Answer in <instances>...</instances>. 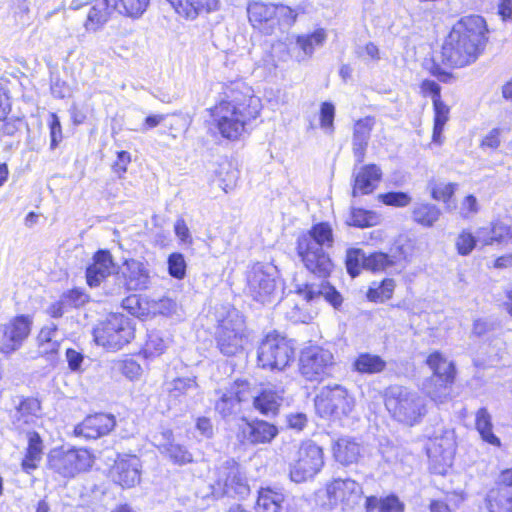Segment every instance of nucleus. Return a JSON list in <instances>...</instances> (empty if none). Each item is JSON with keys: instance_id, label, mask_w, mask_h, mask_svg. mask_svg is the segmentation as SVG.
I'll list each match as a JSON object with an SVG mask.
<instances>
[{"instance_id": "nucleus-64", "label": "nucleus", "mask_w": 512, "mask_h": 512, "mask_svg": "<svg viewBox=\"0 0 512 512\" xmlns=\"http://www.w3.org/2000/svg\"><path fill=\"white\" fill-rule=\"evenodd\" d=\"M131 162V155L127 151H120L117 153V159L114 162L112 169L114 173H116L120 178L123 177V175L127 171V167Z\"/></svg>"}, {"instance_id": "nucleus-16", "label": "nucleus", "mask_w": 512, "mask_h": 512, "mask_svg": "<svg viewBox=\"0 0 512 512\" xmlns=\"http://www.w3.org/2000/svg\"><path fill=\"white\" fill-rule=\"evenodd\" d=\"M300 372L310 381L319 380L333 365V354L322 347L310 346L300 355Z\"/></svg>"}, {"instance_id": "nucleus-40", "label": "nucleus", "mask_w": 512, "mask_h": 512, "mask_svg": "<svg viewBox=\"0 0 512 512\" xmlns=\"http://www.w3.org/2000/svg\"><path fill=\"white\" fill-rule=\"evenodd\" d=\"M440 215V209L429 203L418 204L412 211L413 220L424 227H432L439 220Z\"/></svg>"}, {"instance_id": "nucleus-12", "label": "nucleus", "mask_w": 512, "mask_h": 512, "mask_svg": "<svg viewBox=\"0 0 512 512\" xmlns=\"http://www.w3.org/2000/svg\"><path fill=\"white\" fill-rule=\"evenodd\" d=\"M363 495L362 487L351 478L333 479L326 485L325 496L327 501L322 506L333 509L341 506L342 509H351L359 503Z\"/></svg>"}, {"instance_id": "nucleus-17", "label": "nucleus", "mask_w": 512, "mask_h": 512, "mask_svg": "<svg viewBox=\"0 0 512 512\" xmlns=\"http://www.w3.org/2000/svg\"><path fill=\"white\" fill-rule=\"evenodd\" d=\"M253 391L247 381H235L215 404V409L223 417H228L240 411V404L249 400Z\"/></svg>"}, {"instance_id": "nucleus-15", "label": "nucleus", "mask_w": 512, "mask_h": 512, "mask_svg": "<svg viewBox=\"0 0 512 512\" xmlns=\"http://www.w3.org/2000/svg\"><path fill=\"white\" fill-rule=\"evenodd\" d=\"M32 319L19 315L0 324V353L11 355L20 349L31 332Z\"/></svg>"}, {"instance_id": "nucleus-19", "label": "nucleus", "mask_w": 512, "mask_h": 512, "mask_svg": "<svg viewBox=\"0 0 512 512\" xmlns=\"http://www.w3.org/2000/svg\"><path fill=\"white\" fill-rule=\"evenodd\" d=\"M293 289L296 294L303 297L307 302L318 297H323L333 307L337 308L342 303V297L328 282H321L319 285L300 281L297 277L293 280Z\"/></svg>"}, {"instance_id": "nucleus-13", "label": "nucleus", "mask_w": 512, "mask_h": 512, "mask_svg": "<svg viewBox=\"0 0 512 512\" xmlns=\"http://www.w3.org/2000/svg\"><path fill=\"white\" fill-rule=\"evenodd\" d=\"M92 456L86 449L54 450L49 455V467L64 477H74L92 465Z\"/></svg>"}, {"instance_id": "nucleus-2", "label": "nucleus", "mask_w": 512, "mask_h": 512, "mask_svg": "<svg viewBox=\"0 0 512 512\" xmlns=\"http://www.w3.org/2000/svg\"><path fill=\"white\" fill-rule=\"evenodd\" d=\"M486 22L478 15L459 20L442 46V61L451 67H464L476 61L484 49Z\"/></svg>"}, {"instance_id": "nucleus-61", "label": "nucleus", "mask_w": 512, "mask_h": 512, "mask_svg": "<svg viewBox=\"0 0 512 512\" xmlns=\"http://www.w3.org/2000/svg\"><path fill=\"white\" fill-rule=\"evenodd\" d=\"M68 367L72 372H82V363L84 362V356L80 351L72 348H68L65 353Z\"/></svg>"}, {"instance_id": "nucleus-46", "label": "nucleus", "mask_w": 512, "mask_h": 512, "mask_svg": "<svg viewBox=\"0 0 512 512\" xmlns=\"http://www.w3.org/2000/svg\"><path fill=\"white\" fill-rule=\"evenodd\" d=\"M168 341L164 339L159 333L152 332L149 334L146 341L143 353L145 357H156L161 355L167 348Z\"/></svg>"}, {"instance_id": "nucleus-42", "label": "nucleus", "mask_w": 512, "mask_h": 512, "mask_svg": "<svg viewBox=\"0 0 512 512\" xmlns=\"http://www.w3.org/2000/svg\"><path fill=\"white\" fill-rule=\"evenodd\" d=\"M385 367L386 362L380 356L369 353L360 354L354 362L355 370L360 373H380Z\"/></svg>"}, {"instance_id": "nucleus-14", "label": "nucleus", "mask_w": 512, "mask_h": 512, "mask_svg": "<svg viewBox=\"0 0 512 512\" xmlns=\"http://www.w3.org/2000/svg\"><path fill=\"white\" fill-rule=\"evenodd\" d=\"M427 364L441 383L435 385L434 388L430 384H426L424 389L432 401L437 404L444 403L449 396L447 384L454 379V365L439 352L430 354L427 358Z\"/></svg>"}, {"instance_id": "nucleus-34", "label": "nucleus", "mask_w": 512, "mask_h": 512, "mask_svg": "<svg viewBox=\"0 0 512 512\" xmlns=\"http://www.w3.org/2000/svg\"><path fill=\"white\" fill-rule=\"evenodd\" d=\"M275 12V5L262 2H252L247 7L248 19L256 28H262L263 25L269 23L273 24Z\"/></svg>"}, {"instance_id": "nucleus-47", "label": "nucleus", "mask_w": 512, "mask_h": 512, "mask_svg": "<svg viewBox=\"0 0 512 512\" xmlns=\"http://www.w3.org/2000/svg\"><path fill=\"white\" fill-rule=\"evenodd\" d=\"M478 241L469 230L463 229L455 238V248L461 256H468L476 247Z\"/></svg>"}, {"instance_id": "nucleus-55", "label": "nucleus", "mask_w": 512, "mask_h": 512, "mask_svg": "<svg viewBox=\"0 0 512 512\" xmlns=\"http://www.w3.org/2000/svg\"><path fill=\"white\" fill-rule=\"evenodd\" d=\"M379 199L385 205L395 207H405L409 205L411 202V197L404 192H389L385 194H380Z\"/></svg>"}, {"instance_id": "nucleus-8", "label": "nucleus", "mask_w": 512, "mask_h": 512, "mask_svg": "<svg viewBox=\"0 0 512 512\" xmlns=\"http://www.w3.org/2000/svg\"><path fill=\"white\" fill-rule=\"evenodd\" d=\"M354 407V397L340 385L323 387L315 398L316 412L322 418L341 420L349 416Z\"/></svg>"}, {"instance_id": "nucleus-30", "label": "nucleus", "mask_w": 512, "mask_h": 512, "mask_svg": "<svg viewBox=\"0 0 512 512\" xmlns=\"http://www.w3.org/2000/svg\"><path fill=\"white\" fill-rule=\"evenodd\" d=\"M41 405L35 398L23 399L13 415V423L17 429H24L25 425L36 422L40 417Z\"/></svg>"}, {"instance_id": "nucleus-6", "label": "nucleus", "mask_w": 512, "mask_h": 512, "mask_svg": "<svg viewBox=\"0 0 512 512\" xmlns=\"http://www.w3.org/2000/svg\"><path fill=\"white\" fill-rule=\"evenodd\" d=\"M324 466L323 449L312 440L301 442L289 464V476L295 483L312 479Z\"/></svg>"}, {"instance_id": "nucleus-9", "label": "nucleus", "mask_w": 512, "mask_h": 512, "mask_svg": "<svg viewBox=\"0 0 512 512\" xmlns=\"http://www.w3.org/2000/svg\"><path fill=\"white\" fill-rule=\"evenodd\" d=\"M216 344L225 356L241 353L248 343L245 321L237 311L229 312L216 331Z\"/></svg>"}, {"instance_id": "nucleus-52", "label": "nucleus", "mask_w": 512, "mask_h": 512, "mask_svg": "<svg viewBox=\"0 0 512 512\" xmlns=\"http://www.w3.org/2000/svg\"><path fill=\"white\" fill-rule=\"evenodd\" d=\"M334 117L335 107L330 102H324L320 109V127L327 134H332L334 131Z\"/></svg>"}, {"instance_id": "nucleus-24", "label": "nucleus", "mask_w": 512, "mask_h": 512, "mask_svg": "<svg viewBox=\"0 0 512 512\" xmlns=\"http://www.w3.org/2000/svg\"><path fill=\"white\" fill-rule=\"evenodd\" d=\"M112 256L107 250H99L93 257V262L87 267L86 279L90 287H97L113 270Z\"/></svg>"}, {"instance_id": "nucleus-18", "label": "nucleus", "mask_w": 512, "mask_h": 512, "mask_svg": "<svg viewBox=\"0 0 512 512\" xmlns=\"http://www.w3.org/2000/svg\"><path fill=\"white\" fill-rule=\"evenodd\" d=\"M141 467V461L137 456H119L111 468V477L123 488L134 487L140 482Z\"/></svg>"}, {"instance_id": "nucleus-4", "label": "nucleus", "mask_w": 512, "mask_h": 512, "mask_svg": "<svg viewBox=\"0 0 512 512\" xmlns=\"http://www.w3.org/2000/svg\"><path fill=\"white\" fill-rule=\"evenodd\" d=\"M384 402L391 417L408 426L418 424L427 414L426 399L402 386L387 388Z\"/></svg>"}, {"instance_id": "nucleus-48", "label": "nucleus", "mask_w": 512, "mask_h": 512, "mask_svg": "<svg viewBox=\"0 0 512 512\" xmlns=\"http://www.w3.org/2000/svg\"><path fill=\"white\" fill-rule=\"evenodd\" d=\"M395 288V282L392 279H385L376 288H370L367 297L370 301L384 302L392 297Z\"/></svg>"}, {"instance_id": "nucleus-62", "label": "nucleus", "mask_w": 512, "mask_h": 512, "mask_svg": "<svg viewBox=\"0 0 512 512\" xmlns=\"http://www.w3.org/2000/svg\"><path fill=\"white\" fill-rule=\"evenodd\" d=\"M50 137H51V149L56 148L58 143L62 139V130H61V124L59 121L58 116L55 113L50 114Z\"/></svg>"}, {"instance_id": "nucleus-36", "label": "nucleus", "mask_w": 512, "mask_h": 512, "mask_svg": "<svg viewBox=\"0 0 512 512\" xmlns=\"http://www.w3.org/2000/svg\"><path fill=\"white\" fill-rule=\"evenodd\" d=\"M167 391L170 401L176 405L182 398L195 395L198 392V385L192 378H176L167 383Z\"/></svg>"}, {"instance_id": "nucleus-22", "label": "nucleus", "mask_w": 512, "mask_h": 512, "mask_svg": "<svg viewBox=\"0 0 512 512\" xmlns=\"http://www.w3.org/2000/svg\"><path fill=\"white\" fill-rule=\"evenodd\" d=\"M382 177L381 169L375 164L364 165L354 173L352 195H367L372 193Z\"/></svg>"}, {"instance_id": "nucleus-3", "label": "nucleus", "mask_w": 512, "mask_h": 512, "mask_svg": "<svg viewBox=\"0 0 512 512\" xmlns=\"http://www.w3.org/2000/svg\"><path fill=\"white\" fill-rule=\"evenodd\" d=\"M333 230L329 223L321 222L314 225L307 233L298 237L297 254L305 266L312 274L327 278L334 264L324 250L333 245Z\"/></svg>"}, {"instance_id": "nucleus-11", "label": "nucleus", "mask_w": 512, "mask_h": 512, "mask_svg": "<svg viewBox=\"0 0 512 512\" xmlns=\"http://www.w3.org/2000/svg\"><path fill=\"white\" fill-rule=\"evenodd\" d=\"M246 291L261 304L274 302L278 296L275 268L260 263L253 265L247 273Z\"/></svg>"}, {"instance_id": "nucleus-53", "label": "nucleus", "mask_w": 512, "mask_h": 512, "mask_svg": "<svg viewBox=\"0 0 512 512\" xmlns=\"http://www.w3.org/2000/svg\"><path fill=\"white\" fill-rule=\"evenodd\" d=\"M169 274L177 279H183L186 275V262L180 253H173L168 258Z\"/></svg>"}, {"instance_id": "nucleus-28", "label": "nucleus", "mask_w": 512, "mask_h": 512, "mask_svg": "<svg viewBox=\"0 0 512 512\" xmlns=\"http://www.w3.org/2000/svg\"><path fill=\"white\" fill-rule=\"evenodd\" d=\"M242 432L252 444L270 443L278 435L277 427L263 420L247 422Z\"/></svg>"}, {"instance_id": "nucleus-21", "label": "nucleus", "mask_w": 512, "mask_h": 512, "mask_svg": "<svg viewBox=\"0 0 512 512\" xmlns=\"http://www.w3.org/2000/svg\"><path fill=\"white\" fill-rule=\"evenodd\" d=\"M376 120L372 116L358 119L353 125L352 151L357 163H362Z\"/></svg>"}, {"instance_id": "nucleus-37", "label": "nucleus", "mask_w": 512, "mask_h": 512, "mask_svg": "<svg viewBox=\"0 0 512 512\" xmlns=\"http://www.w3.org/2000/svg\"><path fill=\"white\" fill-rule=\"evenodd\" d=\"M61 340L58 328L54 323L42 327L37 336L39 352L43 355L56 353L60 348Z\"/></svg>"}, {"instance_id": "nucleus-39", "label": "nucleus", "mask_w": 512, "mask_h": 512, "mask_svg": "<svg viewBox=\"0 0 512 512\" xmlns=\"http://www.w3.org/2000/svg\"><path fill=\"white\" fill-rule=\"evenodd\" d=\"M367 512H404V504L395 495L385 498L370 496L366 498Z\"/></svg>"}, {"instance_id": "nucleus-38", "label": "nucleus", "mask_w": 512, "mask_h": 512, "mask_svg": "<svg viewBox=\"0 0 512 512\" xmlns=\"http://www.w3.org/2000/svg\"><path fill=\"white\" fill-rule=\"evenodd\" d=\"M285 496L282 492L267 488H261L258 492L257 512H280Z\"/></svg>"}, {"instance_id": "nucleus-63", "label": "nucleus", "mask_w": 512, "mask_h": 512, "mask_svg": "<svg viewBox=\"0 0 512 512\" xmlns=\"http://www.w3.org/2000/svg\"><path fill=\"white\" fill-rule=\"evenodd\" d=\"M501 129L494 128L489 131L481 141V148L495 150L500 146L501 143Z\"/></svg>"}, {"instance_id": "nucleus-49", "label": "nucleus", "mask_w": 512, "mask_h": 512, "mask_svg": "<svg viewBox=\"0 0 512 512\" xmlns=\"http://www.w3.org/2000/svg\"><path fill=\"white\" fill-rule=\"evenodd\" d=\"M367 256L360 249H349L346 255V267L352 277H356L361 268H365Z\"/></svg>"}, {"instance_id": "nucleus-35", "label": "nucleus", "mask_w": 512, "mask_h": 512, "mask_svg": "<svg viewBox=\"0 0 512 512\" xmlns=\"http://www.w3.org/2000/svg\"><path fill=\"white\" fill-rule=\"evenodd\" d=\"M42 454L43 445L39 434L36 432H29L27 451L21 463L23 471L31 473V471L35 470L42 459Z\"/></svg>"}, {"instance_id": "nucleus-32", "label": "nucleus", "mask_w": 512, "mask_h": 512, "mask_svg": "<svg viewBox=\"0 0 512 512\" xmlns=\"http://www.w3.org/2000/svg\"><path fill=\"white\" fill-rule=\"evenodd\" d=\"M427 454L429 458L449 465L454 454V441L452 437L445 435L430 440L427 444Z\"/></svg>"}, {"instance_id": "nucleus-23", "label": "nucleus", "mask_w": 512, "mask_h": 512, "mask_svg": "<svg viewBox=\"0 0 512 512\" xmlns=\"http://www.w3.org/2000/svg\"><path fill=\"white\" fill-rule=\"evenodd\" d=\"M181 17L194 20L201 13L218 10L219 0H166Z\"/></svg>"}, {"instance_id": "nucleus-45", "label": "nucleus", "mask_w": 512, "mask_h": 512, "mask_svg": "<svg viewBox=\"0 0 512 512\" xmlns=\"http://www.w3.org/2000/svg\"><path fill=\"white\" fill-rule=\"evenodd\" d=\"M397 261L398 259L394 255H387L381 252L373 253L367 256L365 269L373 272H382L392 267Z\"/></svg>"}, {"instance_id": "nucleus-5", "label": "nucleus", "mask_w": 512, "mask_h": 512, "mask_svg": "<svg viewBox=\"0 0 512 512\" xmlns=\"http://www.w3.org/2000/svg\"><path fill=\"white\" fill-rule=\"evenodd\" d=\"M213 473L215 479L210 487L216 498L228 496L243 499L250 494L245 472L235 460H226Z\"/></svg>"}, {"instance_id": "nucleus-54", "label": "nucleus", "mask_w": 512, "mask_h": 512, "mask_svg": "<svg viewBox=\"0 0 512 512\" xmlns=\"http://www.w3.org/2000/svg\"><path fill=\"white\" fill-rule=\"evenodd\" d=\"M480 210L477 198L470 194L467 195L460 203L459 214L463 219L473 218Z\"/></svg>"}, {"instance_id": "nucleus-58", "label": "nucleus", "mask_w": 512, "mask_h": 512, "mask_svg": "<svg viewBox=\"0 0 512 512\" xmlns=\"http://www.w3.org/2000/svg\"><path fill=\"white\" fill-rule=\"evenodd\" d=\"M120 372L130 380L138 379L142 374V368L133 359H125L118 364Z\"/></svg>"}, {"instance_id": "nucleus-44", "label": "nucleus", "mask_w": 512, "mask_h": 512, "mask_svg": "<svg viewBox=\"0 0 512 512\" xmlns=\"http://www.w3.org/2000/svg\"><path fill=\"white\" fill-rule=\"evenodd\" d=\"M434 107V128H433V141L441 143V135L444 126L449 120L450 108L442 101L433 104Z\"/></svg>"}, {"instance_id": "nucleus-27", "label": "nucleus", "mask_w": 512, "mask_h": 512, "mask_svg": "<svg viewBox=\"0 0 512 512\" xmlns=\"http://www.w3.org/2000/svg\"><path fill=\"white\" fill-rule=\"evenodd\" d=\"M122 274L128 290H142L149 285V271L140 261L134 259L126 261Z\"/></svg>"}, {"instance_id": "nucleus-7", "label": "nucleus", "mask_w": 512, "mask_h": 512, "mask_svg": "<svg viewBox=\"0 0 512 512\" xmlns=\"http://www.w3.org/2000/svg\"><path fill=\"white\" fill-rule=\"evenodd\" d=\"M135 328L130 318L110 314L94 329V339L107 349L119 350L134 338Z\"/></svg>"}, {"instance_id": "nucleus-26", "label": "nucleus", "mask_w": 512, "mask_h": 512, "mask_svg": "<svg viewBox=\"0 0 512 512\" xmlns=\"http://www.w3.org/2000/svg\"><path fill=\"white\" fill-rule=\"evenodd\" d=\"M333 456L344 466L357 463L363 455V446L351 437H341L332 446Z\"/></svg>"}, {"instance_id": "nucleus-29", "label": "nucleus", "mask_w": 512, "mask_h": 512, "mask_svg": "<svg viewBox=\"0 0 512 512\" xmlns=\"http://www.w3.org/2000/svg\"><path fill=\"white\" fill-rule=\"evenodd\" d=\"M327 39V33L323 28H318L311 33L301 34L296 37V48L299 49L297 59L299 61L310 58L315 49L323 46Z\"/></svg>"}, {"instance_id": "nucleus-25", "label": "nucleus", "mask_w": 512, "mask_h": 512, "mask_svg": "<svg viewBox=\"0 0 512 512\" xmlns=\"http://www.w3.org/2000/svg\"><path fill=\"white\" fill-rule=\"evenodd\" d=\"M84 28L88 32L100 30L109 20L115 9V0H92Z\"/></svg>"}, {"instance_id": "nucleus-31", "label": "nucleus", "mask_w": 512, "mask_h": 512, "mask_svg": "<svg viewBox=\"0 0 512 512\" xmlns=\"http://www.w3.org/2000/svg\"><path fill=\"white\" fill-rule=\"evenodd\" d=\"M283 391L276 390L274 388H265L259 395L251 397L254 399L253 405L256 410L264 415L275 414L282 401Z\"/></svg>"}, {"instance_id": "nucleus-60", "label": "nucleus", "mask_w": 512, "mask_h": 512, "mask_svg": "<svg viewBox=\"0 0 512 512\" xmlns=\"http://www.w3.org/2000/svg\"><path fill=\"white\" fill-rule=\"evenodd\" d=\"M276 12L275 18L277 21L284 25H292L298 16V12L286 5H275Z\"/></svg>"}, {"instance_id": "nucleus-1", "label": "nucleus", "mask_w": 512, "mask_h": 512, "mask_svg": "<svg viewBox=\"0 0 512 512\" xmlns=\"http://www.w3.org/2000/svg\"><path fill=\"white\" fill-rule=\"evenodd\" d=\"M261 100L251 87L239 82L233 84L222 100L212 110V116L220 134L227 139H238L246 126L259 116Z\"/></svg>"}, {"instance_id": "nucleus-59", "label": "nucleus", "mask_w": 512, "mask_h": 512, "mask_svg": "<svg viewBox=\"0 0 512 512\" xmlns=\"http://www.w3.org/2000/svg\"><path fill=\"white\" fill-rule=\"evenodd\" d=\"M62 297L67 306L71 307L83 306L89 300V296L83 290L77 288L68 291Z\"/></svg>"}, {"instance_id": "nucleus-41", "label": "nucleus", "mask_w": 512, "mask_h": 512, "mask_svg": "<svg viewBox=\"0 0 512 512\" xmlns=\"http://www.w3.org/2000/svg\"><path fill=\"white\" fill-rule=\"evenodd\" d=\"M491 416L485 408H481L476 413V429L481 438L494 446H500V439L492 431Z\"/></svg>"}, {"instance_id": "nucleus-10", "label": "nucleus", "mask_w": 512, "mask_h": 512, "mask_svg": "<svg viewBox=\"0 0 512 512\" xmlns=\"http://www.w3.org/2000/svg\"><path fill=\"white\" fill-rule=\"evenodd\" d=\"M294 348L277 333H269L258 348V365L263 369L282 371L294 360Z\"/></svg>"}, {"instance_id": "nucleus-57", "label": "nucleus", "mask_w": 512, "mask_h": 512, "mask_svg": "<svg viewBox=\"0 0 512 512\" xmlns=\"http://www.w3.org/2000/svg\"><path fill=\"white\" fill-rule=\"evenodd\" d=\"M152 314L155 315H171L176 312L177 304L170 298L152 299Z\"/></svg>"}, {"instance_id": "nucleus-43", "label": "nucleus", "mask_w": 512, "mask_h": 512, "mask_svg": "<svg viewBox=\"0 0 512 512\" xmlns=\"http://www.w3.org/2000/svg\"><path fill=\"white\" fill-rule=\"evenodd\" d=\"M379 221L380 217L375 212L353 208L346 223L350 226L364 228L377 225Z\"/></svg>"}, {"instance_id": "nucleus-33", "label": "nucleus", "mask_w": 512, "mask_h": 512, "mask_svg": "<svg viewBox=\"0 0 512 512\" xmlns=\"http://www.w3.org/2000/svg\"><path fill=\"white\" fill-rule=\"evenodd\" d=\"M486 507L489 512H512V488L494 487L489 490Z\"/></svg>"}, {"instance_id": "nucleus-50", "label": "nucleus", "mask_w": 512, "mask_h": 512, "mask_svg": "<svg viewBox=\"0 0 512 512\" xmlns=\"http://www.w3.org/2000/svg\"><path fill=\"white\" fill-rule=\"evenodd\" d=\"M150 0H119V5L126 16L139 18L146 11Z\"/></svg>"}, {"instance_id": "nucleus-20", "label": "nucleus", "mask_w": 512, "mask_h": 512, "mask_svg": "<svg viewBox=\"0 0 512 512\" xmlns=\"http://www.w3.org/2000/svg\"><path fill=\"white\" fill-rule=\"evenodd\" d=\"M115 424L114 416L98 413L86 417L75 427L74 432L77 436H82L86 439H97L110 433Z\"/></svg>"}, {"instance_id": "nucleus-51", "label": "nucleus", "mask_w": 512, "mask_h": 512, "mask_svg": "<svg viewBox=\"0 0 512 512\" xmlns=\"http://www.w3.org/2000/svg\"><path fill=\"white\" fill-rule=\"evenodd\" d=\"M165 453L176 464H186L192 461V454L179 444L163 445Z\"/></svg>"}, {"instance_id": "nucleus-56", "label": "nucleus", "mask_w": 512, "mask_h": 512, "mask_svg": "<svg viewBox=\"0 0 512 512\" xmlns=\"http://www.w3.org/2000/svg\"><path fill=\"white\" fill-rule=\"evenodd\" d=\"M457 189L455 183H439L432 189V197L437 201L448 203Z\"/></svg>"}]
</instances>
